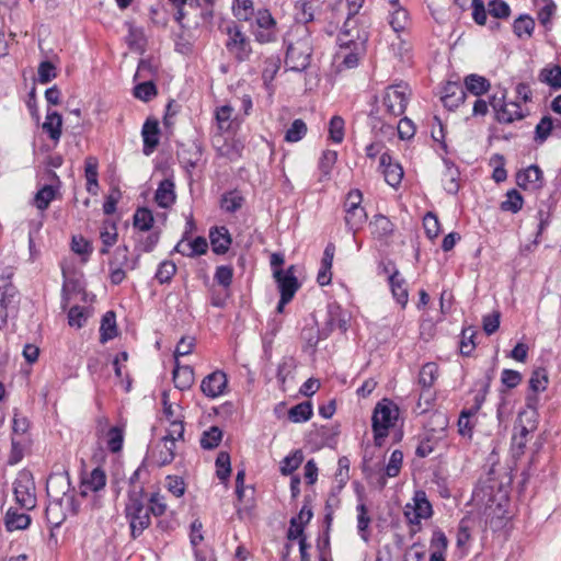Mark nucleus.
Here are the masks:
<instances>
[{"instance_id":"1","label":"nucleus","mask_w":561,"mask_h":561,"mask_svg":"<svg viewBox=\"0 0 561 561\" xmlns=\"http://www.w3.org/2000/svg\"><path fill=\"white\" fill-rule=\"evenodd\" d=\"M46 491L49 497V504L45 514L47 522L54 527H58L64 522V516L53 517V513L59 510L64 504L70 507L72 514H77L78 506L75 505V496L70 493V479L67 473H53L46 482Z\"/></svg>"},{"instance_id":"2","label":"nucleus","mask_w":561,"mask_h":561,"mask_svg":"<svg viewBox=\"0 0 561 561\" xmlns=\"http://www.w3.org/2000/svg\"><path fill=\"white\" fill-rule=\"evenodd\" d=\"M151 513L146 506L144 488L129 490L125 505V516L129 523L130 537L137 539L151 524Z\"/></svg>"},{"instance_id":"3","label":"nucleus","mask_w":561,"mask_h":561,"mask_svg":"<svg viewBox=\"0 0 561 561\" xmlns=\"http://www.w3.org/2000/svg\"><path fill=\"white\" fill-rule=\"evenodd\" d=\"M285 66L288 70L301 72L311 61L313 53L312 39L308 27L301 25V36L296 41L287 39Z\"/></svg>"},{"instance_id":"4","label":"nucleus","mask_w":561,"mask_h":561,"mask_svg":"<svg viewBox=\"0 0 561 561\" xmlns=\"http://www.w3.org/2000/svg\"><path fill=\"white\" fill-rule=\"evenodd\" d=\"M398 416V408L387 399L378 402L371 417L374 440L377 446H381L383 439L388 436V431L394 425Z\"/></svg>"},{"instance_id":"5","label":"nucleus","mask_w":561,"mask_h":561,"mask_svg":"<svg viewBox=\"0 0 561 561\" xmlns=\"http://www.w3.org/2000/svg\"><path fill=\"white\" fill-rule=\"evenodd\" d=\"M13 493L16 503L24 510L31 511L36 506L35 482L28 470H22L13 483Z\"/></svg>"},{"instance_id":"6","label":"nucleus","mask_w":561,"mask_h":561,"mask_svg":"<svg viewBox=\"0 0 561 561\" xmlns=\"http://www.w3.org/2000/svg\"><path fill=\"white\" fill-rule=\"evenodd\" d=\"M410 91L407 84L398 83L387 87L382 103L391 117L401 116L407 108Z\"/></svg>"},{"instance_id":"7","label":"nucleus","mask_w":561,"mask_h":561,"mask_svg":"<svg viewBox=\"0 0 561 561\" xmlns=\"http://www.w3.org/2000/svg\"><path fill=\"white\" fill-rule=\"evenodd\" d=\"M251 32L255 41L261 44L276 41V21L267 9L256 12L254 22L251 23Z\"/></svg>"},{"instance_id":"8","label":"nucleus","mask_w":561,"mask_h":561,"mask_svg":"<svg viewBox=\"0 0 561 561\" xmlns=\"http://www.w3.org/2000/svg\"><path fill=\"white\" fill-rule=\"evenodd\" d=\"M337 41L340 43V48H350L351 45L358 44L365 45L367 42V32L358 28L355 15H350V12L347 13V18L343 24L341 33L339 34Z\"/></svg>"},{"instance_id":"9","label":"nucleus","mask_w":561,"mask_h":561,"mask_svg":"<svg viewBox=\"0 0 561 561\" xmlns=\"http://www.w3.org/2000/svg\"><path fill=\"white\" fill-rule=\"evenodd\" d=\"M414 505L408 504L404 510V516L409 524L420 525L422 519H427L432 516V505L426 499L424 491H416L413 497Z\"/></svg>"},{"instance_id":"10","label":"nucleus","mask_w":561,"mask_h":561,"mask_svg":"<svg viewBox=\"0 0 561 561\" xmlns=\"http://www.w3.org/2000/svg\"><path fill=\"white\" fill-rule=\"evenodd\" d=\"M490 104L495 111L499 123L510 124L514 121H520L527 116V113L522 111L518 101L506 103L502 99L497 100L496 98H492Z\"/></svg>"},{"instance_id":"11","label":"nucleus","mask_w":561,"mask_h":561,"mask_svg":"<svg viewBox=\"0 0 561 561\" xmlns=\"http://www.w3.org/2000/svg\"><path fill=\"white\" fill-rule=\"evenodd\" d=\"M18 302V290L12 284L0 286V329L7 325L9 313L16 310Z\"/></svg>"},{"instance_id":"12","label":"nucleus","mask_w":561,"mask_h":561,"mask_svg":"<svg viewBox=\"0 0 561 561\" xmlns=\"http://www.w3.org/2000/svg\"><path fill=\"white\" fill-rule=\"evenodd\" d=\"M516 183L523 190H540L545 184L543 173L537 164H531L516 173Z\"/></svg>"},{"instance_id":"13","label":"nucleus","mask_w":561,"mask_h":561,"mask_svg":"<svg viewBox=\"0 0 561 561\" xmlns=\"http://www.w3.org/2000/svg\"><path fill=\"white\" fill-rule=\"evenodd\" d=\"M227 385V375L221 370H216L202 380L201 390L206 397L214 399L224 394Z\"/></svg>"},{"instance_id":"14","label":"nucleus","mask_w":561,"mask_h":561,"mask_svg":"<svg viewBox=\"0 0 561 561\" xmlns=\"http://www.w3.org/2000/svg\"><path fill=\"white\" fill-rule=\"evenodd\" d=\"M275 279L278 284L280 295L294 298L299 288V283L295 276V266H289L286 271L275 270Z\"/></svg>"},{"instance_id":"15","label":"nucleus","mask_w":561,"mask_h":561,"mask_svg":"<svg viewBox=\"0 0 561 561\" xmlns=\"http://www.w3.org/2000/svg\"><path fill=\"white\" fill-rule=\"evenodd\" d=\"M211 250L218 255L226 254L232 243L231 234L227 227H213L209 230Z\"/></svg>"},{"instance_id":"16","label":"nucleus","mask_w":561,"mask_h":561,"mask_svg":"<svg viewBox=\"0 0 561 561\" xmlns=\"http://www.w3.org/2000/svg\"><path fill=\"white\" fill-rule=\"evenodd\" d=\"M159 123L154 118H147L142 126L141 136L144 141V153L149 156L159 145Z\"/></svg>"},{"instance_id":"17","label":"nucleus","mask_w":561,"mask_h":561,"mask_svg":"<svg viewBox=\"0 0 561 561\" xmlns=\"http://www.w3.org/2000/svg\"><path fill=\"white\" fill-rule=\"evenodd\" d=\"M466 99L465 88L457 82H448L444 87L442 102L448 110L457 108Z\"/></svg>"},{"instance_id":"18","label":"nucleus","mask_w":561,"mask_h":561,"mask_svg":"<svg viewBox=\"0 0 561 561\" xmlns=\"http://www.w3.org/2000/svg\"><path fill=\"white\" fill-rule=\"evenodd\" d=\"M202 146L197 142L183 146L182 149L178 152L179 160L187 172H191L192 169L197 167L202 160Z\"/></svg>"},{"instance_id":"19","label":"nucleus","mask_w":561,"mask_h":561,"mask_svg":"<svg viewBox=\"0 0 561 561\" xmlns=\"http://www.w3.org/2000/svg\"><path fill=\"white\" fill-rule=\"evenodd\" d=\"M106 484V474L100 467L94 468L89 476L81 480V495L87 496L88 492H98Z\"/></svg>"},{"instance_id":"20","label":"nucleus","mask_w":561,"mask_h":561,"mask_svg":"<svg viewBox=\"0 0 561 561\" xmlns=\"http://www.w3.org/2000/svg\"><path fill=\"white\" fill-rule=\"evenodd\" d=\"M392 272L389 276V285L391 288V293L397 302L404 308L408 304V288L405 285V279L400 276L399 271L396 266H392Z\"/></svg>"},{"instance_id":"21","label":"nucleus","mask_w":561,"mask_h":561,"mask_svg":"<svg viewBox=\"0 0 561 561\" xmlns=\"http://www.w3.org/2000/svg\"><path fill=\"white\" fill-rule=\"evenodd\" d=\"M369 229L374 238L378 240H387L394 231V225L391 220L381 214L375 215L369 222Z\"/></svg>"},{"instance_id":"22","label":"nucleus","mask_w":561,"mask_h":561,"mask_svg":"<svg viewBox=\"0 0 561 561\" xmlns=\"http://www.w3.org/2000/svg\"><path fill=\"white\" fill-rule=\"evenodd\" d=\"M334 330H340L342 333L347 331V320L339 306L329 309L325 328L322 329L323 337H328Z\"/></svg>"},{"instance_id":"23","label":"nucleus","mask_w":561,"mask_h":561,"mask_svg":"<svg viewBox=\"0 0 561 561\" xmlns=\"http://www.w3.org/2000/svg\"><path fill=\"white\" fill-rule=\"evenodd\" d=\"M380 165L383 167L385 181L392 187L398 186L403 178L402 167L391 163V157L388 153L381 154Z\"/></svg>"},{"instance_id":"24","label":"nucleus","mask_w":561,"mask_h":561,"mask_svg":"<svg viewBox=\"0 0 561 561\" xmlns=\"http://www.w3.org/2000/svg\"><path fill=\"white\" fill-rule=\"evenodd\" d=\"M31 524V517L26 513H21L18 508L10 507L4 516V525L8 531L26 529Z\"/></svg>"},{"instance_id":"25","label":"nucleus","mask_w":561,"mask_h":561,"mask_svg":"<svg viewBox=\"0 0 561 561\" xmlns=\"http://www.w3.org/2000/svg\"><path fill=\"white\" fill-rule=\"evenodd\" d=\"M154 201L162 208H168L175 202L174 183L172 180L164 179L160 182L154 194Z\"/></svg>"},{"instance_id":"26","label":"nucleus","mask_w":561,"mask_h":561,"mask_svg":"<svg viewBox=\"0 0 561 561\" xmlns=\"http://www.w3.org/2000/svg\"><path fill=\"white\" fill-rule=\"evenodd\" d=\"M538 80L553 90H561V67L549 64L538 73Z\"/></svg>"},{"instance_id":"27","label":"nucleus","mask_w":561,"mask_h":561,"mask_svg":"<svg viewBox=\"0 0 561 561\" xmlns=\"http://www.w3.org/2000/svg\"><path fill=\"white\" fill-rule=\"evenodd\" d=\"M445 172L443 175L444 190L448 194H457L459 191V175L458 168L449 160H444Z\"/></svg>"},{"instance_id":"28","label":"nucleus","mask_w":561,"mask_h":561,"mask_svg":"<svg viewBox=\"0 0 561 561\" xmlns=\"http://www.w3.org/2000/svg\"><path fill=\"white\" fill-rule=\"evenodd\" d=\"M116 314L110 310L105 312L101 320L100 342L102 344L117 336Z\"/></svg>"},{"instance_id":"29","label":"nucleus","mask_w":561,"mask_h":561,"mask_svg":"<svg viewBox=\"0 0 561 561\" xmlns=\"http://www.w3.org/2000/svg\"><path fill=\"white\" fill-rule=\"evenodd\" d=\"M173 382L180 390L190 389L194 382L193 368L188 365L180 366L179 363H175V367L173 369Z\"/></svg>"},{"instance_id":"30","label":"nucleus","mask_w":561,"mask_h":561,"mask_svg":"<svg viewBox=\"0 0 561 561\" xmlns=\"http://www.w3.org/2000/svg\"><path fill=\"white\" fill-rule=\"evenodd\" d=\"M42 127L51 140L55 142L59 141L62 127L61 115L56 111H48Z\"/></svg>"},{"instance_id":"31","label":"nucleus","mask_w":561,"mask_h":561,"mask_svg":"<svg viewBox=\"0 0 561 561\" xmlns=\"http://www.w3.org/2000/svg\"><path fill=\"white\" fill-rule=\"evenodd\" d=\"M365 50V45H351L350 48L343 47L337 54L339 58H342L341 66L346 69L357 67L360 56Z\"/></svg>"},{"instance_id":"32","label":"nucleus","mask_w":561,"mask_h":561,"mask_svg":"<svg viewBox=\"0 0 561 561\" xmlns=\"http://www.w3.org/2000/svg\"><path fill=\"white\" fill-rule=\"evenodd\" d=\"M233 108L230 105H222L216 108L215 117L218 128L222 133H230L237 128V123L231 118Z\"/></svg>"},{"instance_id":"33","label":"nucleus","mask_w":561,"mask_h":561,"mask_svg":"<svg viewBox=\"0 0 561 561\" xmlns=\"http://www.w3.org/2000/svg\"><path fill=\"white\" fill-rule=\"evenodd\" d=\"M185 247H187L188 251H184L183 241H181L176 244L174 250L190 257L206 254L208 250V243L204 237H196L194 240L185 243Z\"/></svg>"},{"instance_id":"34","label":"nucleus","mask_w":561,"mask_h":561,"mask_svg":"<svg viewBox=\"0 0 561 561\" xmlns=\"http://www.w3.org/2000/svg\"><path fill=\"white\" fill-rule=\"evenodd\" d=\"M462 87L465 91H469L474 96H480L489 91L491 84L486 78L472 73L465 78V85Z\"/></svg>"},{"instance_id":"35","label":"nucleus","mask_w":561,"mask_h":561,"mask_svg":"<svg viewBox=\"0 0 561 561\" xmlns=\"http://www.w3.org/2000/svg\"><path fill=\"white\" fill-rule=\"evenodd\" d=\"M439 368L434 362H428L421 367L419 374V385L423 389H431L438 378Z\"/></svg>"},{"instance_id":"36","label":"nucleus","mask_w":561,"mask_h":561,"mask_svg":"<svg viewBox=\"0 0 561 561\" xmlns=\"http://www.w3.org/2000/svg\"><path fill=\"white\" fill-rule=\"evenodd\" d=\"M356 511L358 535L365 542H368L370 537L369 525L371 523V518L368 515V508L365 503H359L356 506Z\"/></svg>"},{"instance_id":"37","label":"nucleus","mask_w":561,"mask_h":561,"mask_svg":"<svg viewBox=\"0 0 561 561\" xmlns=\"http://www.w3.org/2000/svg\"><path fill=\"white\" fill-rule=\"evenodd\" d=\"M554 128V119L550 115H545L535 127L534 141L542 145L551 135Z\"/></svg>"},{"instance_id":"38","label":"nucleus","mask_w":561,"mask_h":561,"mask_svg":"<svg viewBox=\"0 0 561 561\" xmlns=\"http://www.w3.org/2000/svg\"><path fill=\"white\" fill-rule=\"evenodd\" d=\"M535 30V20L528 14L519 15L513 23V32L518 37H531Z\"/></svg>"},{"instance_id":"39","label":"nucleus","mask_w":561,"mask_h":561,"mask_svg":"<svg viewBox=\"0 0 561 561\" xmlns=\"http://www.w3.org/2000/svg\"><path fill=\"white\" fill-rule=\"evenodd\" d=\"M403 461V454L400 450H393L390 460L385 469V476H382L379 479V485L380 488H383L386 485V477L393 478L397 477L400 472L401 465Z\"/></svg>"},{"instance_id":"40","label":"nucleus","mask_w":561,"mask_h":561,"mask_svg":"<svg viewBox=\"0 0 561 561\" xmlns=\"http://www.w3.org/2000/svg\"><path fill=\"white\" fill-rule=\"evenodd\" d=\"M505 197L500 205L501 210L516 214L523 208L524 198L516 188L510 190Z\"/></svg>"},{"instance_id":"41","label":"nucleus","mask_w":561,"mask_h":561,"mask_svg":"<svg viewBox=\"0 0 561 561\" xmlns=\"http://www.w3.org/2000/svg\"><path fill=\"white\" fill-rule=\"evenodd\" d=\"M84 291V287L80 278L78 277H68L65 278L62 288H61V297L62 305L66 306L69 304V300L72 295H78Z\"/></svg>"},{"instance_id":"42","label":"nucleus","mask_w":561,"mask_h":561,"mask_svg":"<svg viewBox=\"0 0 561 561\" xmlns=\"http://www.w3.org/2000/svg\"><path fill=\"white\" fill-rule=\"evenodd\" d=\"M85 179H87V190L91 194H96V190L99 187L98 184V160L93 157H88L85 159Z\"/></svg>"},{"instance_id":"43","label":"nucleus","mask_w":561,"mask_h":561,"mask_svg":"<svg viewBox=\"0 0 561 561\" xmlns=\"http://www.w3.org/2000/svg\"><path fill=\"white\" fill-rule=\"evenodd\" d=\"M152 211L146 207L138 208L133 217V225L140 231H149L153 226Z\"/></svg>"},{"instance_id":"44","label":"nucleus","mask_w":561,"mask_h":561,"mask_svg":"<svg viewBox=\"0 0 561 561\" xmlns=\"http://www.w3.org/2000/svg\"><path fill=\"white\" fill-rule=\"evenodd\" d=\"M312 416V404L309 401L294 405L288 411V417L294 423L307 422Z\"/></svg>"},{"instance_id":"45","label":"nucleus","mask_w":561,"mask_h":561,"mask_svg":"<svg viewBox=\"0 0 561 561\" xmlns=\"http://www.w3.org/2000/svg\"><path fill=\"white\" fill-rule=\"evenodd\" d=\"M244 198L237 191L225 193L221 196L220 206L227 213H236L243 205Z\"/></svg>"},{"instance_id":"46","label":"nucleus","mask_w":561,"mask_h":561,"mask_svg":"<svg viewBox=\"0 0 561 561\" xmlns=\"http://www.w3.org/2000/svg\"><path fill=\"white\" fill-rule=\"evenodd\" d=\"M366 220L367 214L364 207L345 211V225L353 232H356Z\"/></svg>"},{"instance_id":"47","label":"nucleus","mask_w":561,"mask_h":561,"mask_svg":"<svg viewBox=\"0 0 561 561\" xmlns=\"http://www.w3.org/2000/svg\"><path fill=\"white\" fill-rule=\"evenodd\" d=\"M304 460V455L301 450H295L290 455L286 456L280 462V473L283 476L291 474L296 469L299 468Z\"/></svg>"},{"instance_id":"48","label":"nucleus","mask_w":561,"mask_h":561,"mask_svg":"<svg viewBox=\"0 0 561 561\" xmlns=\"http://www.w3.org/2000/svg\"><path fill=\"white\" fill-rule=\"evenodd\" d=\"M100 239L104 245H114L117 242V225L111 219H105L100 231Z\"/></svg>"},{"instance_id":"49","label":"nucleus","mask_w":561,"mask_h":561,"mask_svg":"<svg viewBox=\"0 0 561 561\" xmlns=\"http://www.w3.org/2000/svg\"><path fill=\"white\" fill-rule=\"evenodd\" d=\"M549 383L548 373L545 368L538 367L533 370L529 379V389L533 392H541L547 389Z\"/></svg>"},{"instance_id":"50","label":"nucleus","mask_w":561,"mask_h":561,"mask_svg":"<svg viewBox=\"0 0 561 561\" xmlns=\"http://www.w3.org/2000/svg\"><path fill=\"white\" fill-rule=\"evenodd\" d=\"M222 439V431L218 426H211L205 431L201 437V446L210 450L216 448Z\"/></svg>"},{"instance_id":"51","label":"nucleus","mask_w":561,"mask_h":561,"mask_svg":"<svg viewBox=\"0 0 561 561\" xmlns=\"http://www.w3.org/2000/svg\"><path fill=\"white\" fill-rule=\"evenodd\" d=\"M157 87L152 80L140 82L134 88V96L144 102H149L157 95Z\"/></svg>"},{"instance_id":"52","label":"nucleus","mask_w":561,"mask_h":561,"mask_svg":"<svg viewBox=\"0 0 561 561\" xmlns=\"http://www.w3.org/2000/svg\"><path fill=\"white\" fill-rule=\"evenodd\" d=\"M56 191L53 185H44L35 194L34 204L39 210L48 208L50 202L55 198Z\"/></svg>"},{"instance_id":"53","label":"nucleus","mask_w":561,"mask_h":561,"mask_svg":"<svg viewBox=\"0 0 561 561\" xmlns=\"http://www.w3.org/2000/svg\"><path fill=\"white\" fill-rule=\"evenodd\" d=\"M307 130L308 128L306 123L302 119L297 118L291 123L290 127L287 129L285 134V140L287 142H297L306 136Z\"/></svg>"},{"instance_id":"54","label":"nucleus","mask_w":561,"mask_h":561,"mask_svg":"<svg viewBox=\"0 0 561 561\" xmlns=\"http://www.w3.org/2000/svg\"><path fill=\"white\" fill-rule=\"evenodd\" d=\"M175 273L176 265L174 262L165 260L159 264L154 278L159 284H168L171 282Z\"/></svg>"},{"instance_id":"55","label":"nucleus","mask_w":561,"mask_h":561,"mask_svg":"<svg viewBox=\"0 0 561 561\" xmlns=\"http://www.w3.org/2000/svg\"><path fill=\"white\" fill-rule=\"evenodd\" d=\"M216 474L222 482L227 481L231 473L230 456L227 451H220L216 458Z\"/></svg>"},{"instance_id":"56","label":"nucleus","mask_w":561,"mask_h":561,"mask_svg":"<svg viewBox=\"0 0 561 561\" xmlns=\"http://www.w3.org/2000/svg\"><path fill=\"white\" fill-rule=\"evenodd\" d=\"M124 430L119 426H113L107 432V448L111 453H118L123 448Z\"/></svg>"},{"instance_id":"57","label":"nucleus","mask_w":561,"mask_h":561,"mask_svg":"<svg viewBox=\"0 0 561 561\" xmlns=\"http://www.w3.org/2000/svg\"><path fill=\"white\" fill-rule=\"evenodd\" d=\"M238 61H245L250 58L252 54V47L250 39L244 37L236 44V46H230L227 48Z\"/></svg>"},{"instance_id":"58","label":"nucleus","mask_w":561,"mask_h":561,"mask_svg":"<svg viewBox=\"0 0 561 561\" xmlns=\"http://www.w3.org/2000/svg\"><path fill=\"white\" fill-rule=\"evenodd\" d=\"M329 137L335 142L340 144L344 139V119L341 116H333L329 123Z\"/></svg>"},{"instance_id":"59","label":"nucleus","mask_w":561,"mask_h":561,"mask_svg":"<svg viewBox=\"0 0 561 561\" xmlns=\"http://www.w3.org/2000/svg\"><path fill=\"white\" fill-rule=\"evenodd\" d=\"M298 12L296 13V20L302 24L312 22L313 16V2L312 0H299L297 2Z\"/></svg>"},{"instance_id":"60","label":"nucleus","mask_w":561,"mask_h":561,"mask_svg":"<svg viewBox=\"0 0 561 561\" xmlns=\"http://www.w3.org/2000/svg\"><path fill=\"white\" fill-rule=\"evenodd\" d=\"M476 336V331L472 327L463 329L461 332L460 340V353L465 356H469L476 347V343L473 341Z\"/></svg>"},{"instance_id":"61","label":"nucleus","mask_w":561,"mask_h":561,"mask_svg":"<svg viewBox=\"0 0 561 561\" xmlns=\"http://www.w3.org/2000/svg\"><path fill=\"white\" fill-rule=\"evenodd\" d=\"M409 16L403 8H396L390 14L389 23L394 32L403 31L408 25Z\"/></svg>"},{"instance_id":"62","label":"nucleus","mask_w":561,"mask_h":561,"mask_svg":"<svg viewBox=\"0 0 561 561\" xmlns=\"http://www.w3.org/2000/svg\"><path fill=\"white\" fill-rule=\"evenodd\" d=\"M233 268L231 265L217 266L214 279L225 289H228L231 286Z\"/></svg>"},{"instance_id":"63","label":"nucleus","mask_w":561,"mask_h":561,"mask_svg":"<svg viewBox=\"0 0 561 561\" xmlns=\"http://www.w3.org/2000/svg\"><path fill=\"white\" fill-rule=\"evenodd\" d=\"M323 336L322 331H320L316 325L306 327L301 331V339L306 342V346L311 351L318 345L320 336Z\"/></svg>"},{"instance_id":"64","label":"nucleus","mask_w":561,"mask_h":561,"mask_svg":"<svg viewBox=\"0 0 561 561\" xmlns=\"http://www.w3.org/2000/svg\"><path fill=\"white\" fill-rule=\"evenodd\" d=\"M488 8L489 13L495 19H507L511 14L510 5L503 0H491Z\"/></svg>"}]
</instances>
